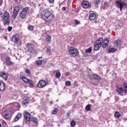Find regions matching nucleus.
Returning a JSON list of instances; mask_svg holds the SVG:
<instances>
[{"mask_svg":"<svg viewBox=\"0 0 127 127\" xmlns=\"http://www.w3.org/2000/svg\"><path fill=\"white\" fill-rule=\"evenodd\" d=\"M41 16L46 22H51L55 18L54 14L47 9H45L41 11Z\"/></svg>","mask_w":127,"mask_h":127,"instance_id":"obj_1","label":"nucleus"},{"mask_svg":"<svg viewBox=\"0 0 127 127\" xmlns=\"http://www.w3.org/2000/svg\"><path fill=\"white\" fill-rule=\"evenodd\" d=\"M0 17L4 25L9 24L10 22V19L9 18V13L5 11L4 13L0 12Z\"/></svg>","mask_w":127,"mask_h":127,"instance_id":"obj_2","label":"nucleus"},{"mask_svg":"<svg viewBox=\"0 0 127 127\" xmlns=\"http://www.w3.org/2000/svg\"><path fill=\"white\" fill-rule=\"evenodd\" d=\"M67 50L71 57H77L79 56V50L77 48L71 46L67 48Z\"/></svg>","mask_w":127,"mask_h":127,"instance_id":"obj_3","label":"nucleus"},{"mask_svg":"<svg viewBox=\"0 0 127 127\" xmlns=\"http://www.w3.org/2000/svg\"><path fill=\"white\" fill-rule=\"evenodd\" d=\"M104 41V39L102 38H99L97 41H95L94 44V48L95 51H97L99 50L102 47V44H103V42Z\"/></svg>","mask_w":127,"mask_h":127,"instance_id":"obj_4","label":"nucleus"},{"mask_svg":"<svg viewBox=\"0 0 127 127\" xmlns=\"http://www.w3.org/2000/svg\"><path fill=\"white\" fill-rule=\"evenodd\" d=\"M116 5L118 8L120 9L121 11H123V8H127V5L123 0H120L116 1Z\"/></svg>","mask_w":127,"mask_h":127,"instance_id":"obj_5","label":"nucleus"},{"mask_svg":"<svg viewBox=\"0 0 127 127\" xmlns=\"http://www.w3.org/2000/svg\"><path fill=\"white\" fill-rule=\"evenodd\" d=\"M20 10V7L19 6H16L14 8L13 13L12 14V17L13 18H16L17 14H18V11Z\"/></svg>","mask_w":127,"mask_h":127,"instance_id":"obj_6","label":"nucleus"},{"mask_svg":"<svg viewBox=\"0 0 127 127\" xmlns=\"http://www.w3.org/2000/svg\"><path fill=\"white\" fill-rule=\"evenodd\" d=\"M23 115L26 124H30V113L27 112V111H24Z\"/></svg>","mask_w":127,"mask_h":127,"instance_id":"obj_7","label":"nucleus"},{"mask_svg":"<svg viewBox=\"0 0 127 127\" xmlns=\"http://www.w3.org/2000/svg\"><path fill=\"white\" fill-rule=\"evenodd\" d=\"M27 10H28V7H25L23 9L20 13V17L22 19L25 18L26 16V13H27Z\"/></svg>","mask_w":127,"mask_h":127,"instance_id":"obj_8","label":"nucleus"},{"mask_svg":"<svg viewBox=\"0 0 127 127\" xmlns=\"http://www.w3.org/2000/svg\"><path fill=\"white\" fill-rule=\"evenodd\" d=\"M47 85L46 81L43 80H40L37 83V87L38 88H44L45 86Z\"/></svg>","mask_w":127,"mask_h":127,"instance_id":"obj_9","label":"nucleus"},{"mask_svg":"<svg viewBox=\"0 0 127 127\" xmlns=\"http://www.w3.org/2000/svg\"><path fill=\"white\" fill-rule=\"evenodd\" d=\"M4 118L6 119V120H8V119H10V117H11V111L10 110H6L4 112Z\"/></svg>","mask_w":127,"mask_h":127,"instance_id":"obj_10","label":"nucleus"},{"mask_svg":"<svg viewBox=\"0 0 127 127\" xmlns=\"http://www.w3.org/2000/svg\"><path fill=\"white\" fill-rule=\"evenodd\" d=\"M22 80L25 82V83H27L28 84H30V86L31 88L32 87V81L30 80L29 79H28L25 76H22L21 77Z\"/></svg>","mask_w":127,"mask_h":127,"instance_id":"obj_11","label":"nucleus"},{"mask_svg":"<svg viewBox=\"0 0 127 127\" xmlns=\"http://www.w3.org/2000/svg\"><path fill=\"white\" fill-rule=\"evenodd\" d=\"M122 44H123L122 40H117L114 42V46H116V47H121Z\"/></svg>","mask_w":127,"mask_h":127,"instance_id":"obj_12","label":"nucleus"},{"mask_svg":"<svg viewBox=\"0 0 127 127\" xmlns=\"http://www.w3.org/2000/svg\"><path fill=\"white\" fill-rule=\"evenodd\" d=\"M103 45L102 48H107L109 45V38H107L105 39L103 42Z\"/></svg>","mask_w":127,"mask_h":127,"instance_id":"obj_13","label":"nucleus"},{"mask_svg":"<svg viewBox=\"0 0 127 127\" xmlns=\"http://www.w3.org/2000/svg\"><path fill=\"white\" fill-rule=\"evenodd\" d=\"M5 61L8 66H11L13 64V63L10 61V58L9 57H7L5 58Z\"/></svg>","mask_w":127,"mask_h":127,"instance_id":"obj_14","label":"nucleus"},{"mask_svg":"<svg viewBox=\"0 0 127 127\" xmlns=\"http://www.w3.org/2000/svg\"><path fill=\"white\" fill-rule=\"evenodd\" d=\"M82 6L84 8H88L91 6V5H90V3L87 1H84L82 3Z\"/></svg>","mask_w":127,"mask_h":127,"instance_id":"obj_15","label":"nucleus"},{"mask_svg":"<svg viewBox=\"0 0 127 127\" xmlns=\"http://www.w3.org/2000/svg\"><path fill=\"white\" fill-rule=\"evenodd\" d=\"M12 40L13 42L15 43L16 44H17V43H18L19 38H18V37L16 36V35H13L12 37Z\"/></svg>","mask_w":127,"mask_h":127,"instance_id":"obj_16","label":"nucleus"},{"mask_svg":"<svg viewBox=\"0 0 127 127\" xmlns=\"http://www.w3.org/2000/svg\"><path fill=\"white\" fill-rule=\"evenodd\" d=\"M0 77H2L5 81L7 80V75H6V73H5V72L0 71Z\"/></svg>","mask_w":127,"mask_h":127,"instance_id":"obj_17","label":"nucleus"},{"mask_svg":"<svg viewBox=\"0 0 127 127\" xmlns=\"http://www.w3.org/2000/svg\"><path fill=\"white\" fill-rule=\"evenodd\" d=\"M4 89H5L4 82L2 80H0V91H4Z\"/></svg>","mask_w":127,"mask_h":127,"instance_id":"obj_18","label":"nucleus"},{"mask_svg":"<svg viewBox=\"0 0 127 127\" xmlns=\"http://www.w3.org/2000/svg\"><path fill=\"white\" fill-rule=\"evenodd\" d=\"M27 48L28 52H32V45L31 44L28 43L27 44Z\"/></svg>","mask_w":127,"mask_h":127,"instance_id":"obj_19","label":"nucleus"},{"mask_svg":"<svg viewBox=\"0 0 127 127\" xmlns=\"http://www.w3.org/2000/svg\"><path fill=\"white\" fill-rule=\"evenodd\" d=\"M96 15L95 13H92L89 15V19L90 20H95L96 19Z\"/></svg>","mask_w":127,"mask_h":127,"instance_id":"obj_20","label":"nucleus"},{"mask_svg":"<svg viewBox=\"0 0 127 127\" xmlns=\"http://www.w3.org/2000/svg\"><path fill=\"white\" fill-rule=\"evenodd\" d=\"M116 88V92H117L119 94H122V93L124 92V89L123 88V87H118V86H117Z\"/></svg>","mask_w":127,"mask_h":127,"instance_id":"obj_21","label":"nucleus"},{"mask_svg":"<svg viewBox=\"0 0 127 127\" xmlns=\"http://www.w3.org/2000/svg\"><path fill=\"white\" fill-rule=\"evenodd\" d=\"M20 118H21V113H18L16 116L15 117V118L14 119L13 121L14 122H17V121H18V120H19V119H20Z\"/></svg>","mask_w":127,"mask_h":127,"instance_id":"obj_22","label":"nucleus"},{"mask_svg":"<svg viewBox=\"0 0 127 127\" xmlns=\"http://www.w3.org/2000/svg\"><path fill=\"white\" fill-rule=\"evenodd\" d=\"M29 103V101L28 100H24L23 101L22 106L24 108H26V107L27 106V105H28V103Z\"/></svg>","mask_w":127,"mask_h":127,"instance_id":"obj_23","label":"nucleus"},{"mask_svg":"<svg viewBox=\"0 0 127 127\" xmlns=\"http://www.w3.org/2000/svg\"><path fill=\"white\" fill-rule=\"evenodd\" d=\"M114 117L116 119H120V118H121V113H120V112H119L118 111H116L115 113Z\"/></svg>","mask_w":127,"mask_h":127,"instance_id":"obj_24","label":"nucleus"},{"mask_svg":"<svg viewBox=\"0 0 127 127\" xmlns=\"http://www.w3.org/2000/svg\"><path fill=\"white\" fill-rule=\"evenodd\" d=\"M45 37L46 41L47 42H49L50 40H51L52 37L49 35H46V36H45Z\"/></svg>","mask_w":127,"mask_h":127,"instance_id":"obj_25","label":"nucleus"},{"mask_svg":"<svg viewBox=\"0 0 127 127\" xmlns=\"http://www.w3.org/2000/svg\"><path fill=\"white\" fill-rule=\"evenodd\" d=\"M32 121L34 124H35V126H37V125H38V120L37 118L33 117Z\"/></svg>","mask_w":127,"mask_h":127,"instance_id":"obj_26","label":"nucleus"},{"mask_svg":"<svg viewBox=\"0 0 127 127\" xmlns=\"http://www.w3.org/2000/svg\"><path fill=\"white\" fill-rule=\"evenodd\" d=\"M124 87H125V90H124V93H125V94H127V81H125Z\"/></svg>","mask_w":127,"mask_h":127,"instance_id":"obj_27","label":"nucleus"},{"mask_svg":"<svg viewBox=\"0 0 127 127\" xmlns=\"http://www.w3.org/2000/svg\"><path fill=\"white\" fill-rule=\"evenodd\" d=\"M47 54L48 55H51V47L48 46L47 49Z\"/></svg>","mask_w":127,"mask_h":127,"instance_id":"obj_28","label":"nucleus"},{"mask_svg":"<svg viewBox=\"0 0 127 127\" xmlns=\"http://www.w3.org/2000/svg\"><path fill=\"white\" fill-rule=\"evenodd\" d=\"M109 53H114L115 51H117V49L111 48L109 49Z\"/></svg>","mask_w":127,"mask_h":127,"instance_id":"obj_29","label":"nucleus"},{"mask_svg":"<svg viewBox=\"0 0 127 127\" xmlns=\"http://www.w3.org/2000/svg\"><path fill=\"white\" fill-rule=\"evenodd\" d=\"M14 107H15V108H16L17 110L20 109V105H19V104H18L17 102H15L14 104Z\"/></svg>","mask_w":127,"mask_h":127,"instance_id":"obj_30","label":"nucleus"},{"mask_svg":"<svg viewBox=\"0 0 127 127\" xmlns=\"http://www.w3.org/2000/svg\"><path fill=\"white\" fill-rule=\"evenodd\" d=\"M100 2H101V0H94V4L95 6H98V5Z\"/></svg>","mask_w":127,"mask_h":127,"instance_id":"obj_31","label":"nucleus"},{"mask_svg":"<svg viewBox=\"0 0 127 127\" xmlns=\"http://www.w3.org/2000/svg\"><path fill=\"white\" fill-rule=\"evenodd\" d=\"M92 52V47H90L85 50L86 53H91Z\"/></svg>","mask_w":127,"mask_h":127,"instance_id":"obj_32","label":"nucleus"},{"mask_svg":"<svg viewBox=\"0 0 127 127\" xmlns=\"http://www.w3.org/2000/svg\"><path fill=\"white\" fill-rule=\"evenodd\" d=\"M58 113V109L57 108H55L52 112L53 115H56Z\"/></svg>","mask_w":127,"mask_h":127,"instance_id":"obj_33","label":"nucleus"},{"mask_svg":"<svg viewBox=\"0 0 127 127\" xmlns=\"http://www.w3.org/2000/svg\"><path fill=\"white\" fill-rule=\"evenodd\" d=\"M61 76V73H60V72H57L56 73V77L58 78H60V77Z\"/></svg>","mask_w":127,"mask_h":127,"instance_id":"obj_34","label":"nucleus"},{"mask_svg":"<svg viewBox=\"0 0 127 127\" xmlns=\"http://www.w3.org/2000/svg\"><path fill=\"white\" fill-rule=\"evenodd\" d=\"M86 111H90L91 110V105L88 104L85 107Z\"/></svg>","mask_w":127,"mask_h":127,"instance_id":"obj_35","label":"nucleus"},{"mask_svg":"<svg viewBox=\"0 0 127 127\" xmlns=\"http://www.w3.org/2000/svg\"><path fill=\"white\" fill-rule=\"evenodd\" d=\"M70 126L71 127H74V126H76V122H75L74 120H72L70 122Z\"/></svg>","mask_w":127,"mask_h":127,"instance_id":"obj_36","label":"nucleus"},{"mask_svg":"<svg viewBox=\"0 0 127 127\" xmlns=\"http://www.w3.org/2000/svg\"><path fill=\"white\" fill-rule=\"evenodd\" d=\"M93 78L95 79L96 80H99L100 79V76L97 75V74H94Z\"/></svg>","mask_w":127,"mask_h":127,"instance_id":"obj_37","label":"nucleus"},{"mask_svg":"<svg viewBox=\"0 0 127 127\" xmlns=\"http://www.w3.org/2000/svg\"><path fill=\"white\" fill-rule=\"evenodd\" d=\"M65 85H66V86H67L68 87H69V86H71V81H70L69 80H67L65 82Z\"/></svg>","mask_w":127,"mask_h":127,"instance_id":"obj_38","label":"nucleus"},{"mask_svg":"<svg viewBox=\"0 0 127 127\" xmlns=\"http://www.w3.org/2000/svg\"><path fill=\"white\" fill-rule=\"evenodd\" d=\"M37 65H41L42 64V61L38 60L36 62Z\"/></svg>","mask_w":127,"mask_h":127,"instance_id":"obj_39","label":"nucleus"},{"mask_svg":"<svg viewBox=\"0 0 127 127\" xmlns=\"http://www.w3.org/2000/svg\"><path fill=\"white\" fill-rule=\"evenodd\" d=\"M25 73H26V74H28V75H30V70H29V69H28V68H26L25 69Z\"/></svg>","mask_w":127,"mask_h":127,"instance_id":"obj_40","label":"nucleus"},{"mask_svg":"<svg viewBox=\"0 0 127 127\" xmlns=\"http://www.w3.org/2000/svg\"><path fill=\"white\" fill-rule=\"evenodd\" d=\"M104 4L106 7H109L110 6V5H109L107 2H104Z\"/></svg>","mask_w":127,"mask_h":127,"instance_id":"obj_41","label":"nucleus"},{"mask_svg":"<svg viewBox=\"0 0 127 127\" xmlns=\"http://www.w3.org/2000/svg\"><path fill=\"white\" fill-rule=\"evenodd\" d=\"M28 30H32V26L30 25H28Z\"/></svg>","mask_w":127,"mask_h":127,"instance_id":"obj_42","label":"nucleus"},{"mask_svg":"<svg viewBox=\"0 0 127 127\" xmlns=\"http://www.w3.org/2000/svg\"><path fill=\"white\" fill-rule=\"evenodd\" d=\"M74 21H75V24H76L77 25H78V24H80V21L75 19Z\"/></svg>","mask_w":127,"mask_h":127,"instance_id":"obj_43","label":"nucleus"},{"mask_svg":"<svg viewBox=\"0 0 127 127\" xmlns=\"http://www.w3.org/2000/svg\"><path fill=\"white\" fill-rule=\"evenodd\" d=\"M7 29H8V31L10 32L12 29V27H8Z\"/></svg>","mask_w":127,"mask_h":127,"instance_id":"obj_44","label":"nucleus"},{"mask_svg":"<svg viewBox=\"0 0 127 127\" xmlns=\"http://www.w3.org/2000/svg\"><path fill=\"white\" fill-rule=\"evenodd\" d=\"M55 0H49V3H54Z\"/></svg>","mask_w":127,"mask_h":127,"instance_id":"obj_45","label":"nucleus"},{"mask_svg":"<svg viewBox=\"0 0 127 127\" xmlns=\"http://www.w3.org/2000/svg\"><path fill=\"white\" fill-rule=\"evenodd\" d=\"M69 75H70V72L67 71L65 73V77L69 76Z\"/></svg>","mask_w":127,"mask_h":127,"instance_id":"obj_46","label":"nucleus"},{"mask_svg":"<svg viewBox=\"0 0 127 127\" xmlns=\"http://www.w3.org/2000/svg\"><path fill=\"white\" fill-rule=\"evenodd\" d=\"M62 10L65 11V10H66V7H63Z\"/></svg>","mask_w":127,"mask_h":127,"instance_id":"obj_47","label":"nucleus"},{"mask_svg":"<svg viewBox=\"0 0 127 127\" xmlns=\"http://www.w3.org/2000/svg\"><path fill=\"white\" fill-rule=\"evenodd\" d=\"M33 52L34 54H35V55H37V54H36V50H33Z\"/></svg>","mask_w":127,"mask_h":127,"instance_id":"obj_48","label":"nucleus"},{"mask_svg":"<svg viewBox=\"0 0 127 127\" xmlns=\"http://www.w3.org/2000/svg\"><path fill=\"white\" fill-rule=\"evenodd\" d=\"M2 123L3 125H6V123H5V121H4V120L2 121Z\"/></svg>","mask_w":127,"mask_h":127,"instance_id":"obj_49","label":"nucleus"},{"mask_svg":"<svg viewBox=\"0 0 127 127\" xmlns=\"http://www.w3.org/2000/svg\"><path fill=\"white\" fill-rule=\"evenodd\" d=\"M1 4H2V0H0V6H1Z\"/></svg>","mask_w":127,"mask_h":127,"instance_id":"obj_50","label":"nucleus"},{"mask_svg":"<svg viewBox=\"0 0 127 127\" xmlns=\"http://www.w3.org/2000/svg\"><path fill=\"white\" fill-rule=\"evenodd\" d=\"M115 99H116V100H119V97H116Z\"/></svg>","mask_w":127,"mask_h":127,"instance_id":"obj_51","label":"nucleus"},{"mask_svg":"<svg viewBox=\"0 0 127 127\" xmlns=\"http://www.w3.org/2000/svg\"><path fill=\"white\" fill-rule=\"evenodd\" d=\"M14 127H20V126H14Z\"/></svg>","mask_w":127,"mask_h":127,"instance_id":"obj_52","label":"nucleus"},{"mask_svg":"<svg viewBox=\"0 0 127 127\" xmlns=\"http://www.w3.org/2000/svg\"><path fill=\"white\" fill-rule=\"evenodd\" d=\"M15 2H17L18 0H14Z\"/></svg>","mask_w":127,"mask_h":127,"instance_id":"obj_53","label":"nucleus"},{"mask_svg":"<svg viewBox=\"0 0 127 127\" xmlns=\"http://www.w3.org/2000/svg\"><path fill=\"white\" fill-rule=\"evenodd\" d=\"M50 105H52V102H50Z\"/></svg>","mask_w":127,"mask_h":127,"instance_id":"obj_54","label":"nucleus"},{"mask_svg":"<svg viewBox=\"0 0 127 127\" xmlns=\"http://www.w3.org/2000/svg\"><path fill=\"white\" fill-rule=\"evenodd\" d=\"M67 116H70V114L69 113H67Z\"/></svg>","mask_w":127,"mask_h":127,"instance_id":"obj_55","label":"nucleus"},{"mask_svg":"<svg viewBox=\"0 0 127 127\" xmlns=\"http://www.w3.org/2000/svg\"><path fill=\"white\" fill-rule=\"evenodd\" d=\"M1 28V27L0 25V30Z\"/></svg>","mask_w":127,"mask_h":127,"instance_id":"obj_56","label":"nucleus"},{"mask_svg":"<svg viewBox=\"0 0 127 127\" xmlns=\"http://www.w3.org/2000/svg\"><path fill=\"white\" fill-rule=\"evenodd\" d=\"M0 127H1V125L0 124Z\"/></svg>","mask_w":127,"mask_h":127,"instance_id":"obj_57","label":"nucleus"},{"mask_svg":"<svg viewBox=\"0 0 127 127\" xmlns=\"http://www.w3.org/2000/svg\"><path fill=\"white\" fill-rule=\"evenodd\" d=\"M39 58H38L39 59Z\"/></svg>","mask_w":127,"mask_h":127,"instance_id":"obj_58","label":"nucleus"}]
</instances>
